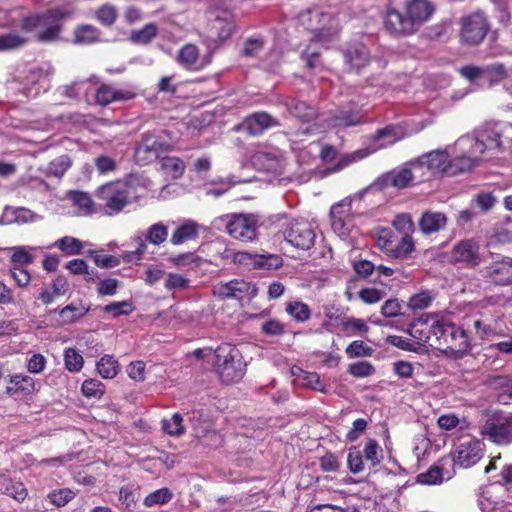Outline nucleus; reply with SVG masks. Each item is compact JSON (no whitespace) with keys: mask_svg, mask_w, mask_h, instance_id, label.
Instances as JSON below:
<instances>
[{"mask_svg":"<svg viewBox=\"0 0 512 512\" xmlns=\"http://www.w3.org/2000/svg\"><path fill=\"white\" fill-rule=\"evenodd\" d=\"M168 237V228L161 222L151 225L145 235V240L155 246L164 243Z\"/></svg>","mask_w":512,"mask_h":512,"instance_id":"48","label":"nucleus"},{"mask_svg":"<svg viewBox=\"0 0 512 512\" xmlns=\"http://www.w3.org/2000/svg\"><path fill=\"white\" fill-rule=\"evenodd\" d=\"M284 237L292 246L309 250L315 243L316 233L307 221L293 220L284 230Z\"/></svg>","mask_w":512,"mask_h":512,"instance_id":"15","label":"nucleus"},{"mask_svg":"<svg viewBox=\"0 0 512 512\" xmlns=\"http://www.w3.org/2000/svg\"><path fill=\"white\" fill-rule=\"evenodd\" d=\"M410 334L417 339L418 344L426 343L430 340L433 341V336L427 324V317L424 320L420 319L418 322L414 323L410 328Z\"/></svg>","mask_w":512,"mask_h":512,"instance_id":"54","label":"nucleus"},{"mask_svg":"<svg viewBox=\"0 0 512 512\" xmlns=\"http://www.w3.org/2000/svg\"><path fill=\"white\" fill-rule=\"evenodd\" d=\"M75 492L69 488L54 490L48 494L50 502L56 507H63L75 497Z\"/></svg>","mask_w":512,"mask_h":512,"instance_id":"64","label":"nucleus"},{"mask_svg":"<svg viewBox=\"0 0 512 512\" xmlns=\"http://www.w3.org/2000/svg\"><path fill=\"white\" fill-rule=\"evenodd\" d=\"M427 324L433 336L431 346L437 347L454 359L463 358L470 352L471 344L467 332L457 326L448 315L428 314Z\"/></svg>","mask_w":512,"mask_h":512,"instance_id":"1","label":"nucleus"},{"mask_svg":"<svg viewBox=\"0 0 512 512\" xmlns=\"http://www.w3.org/2000/svg\"><path fill=\"white\" fill-rule=\"evenodd\" d=\"M242 129L250 135L262 134L265 130L279 126L277 119L266 112H256L248 115L242 122Z\"/></svg>","mask_w":512,"mask_h":512,"instance_id":"21","label":"nucleus"},{"mask_svg":"<svg viewBox=\"0 0 512 512\" xmlns=\"http://www.w3.org/2000/svg\"><path fill=\"white\" fill-rule=\"evenodd\" d=\"M478 504L483 512H512V493L501 482L483 488Z\"/></svg>","mask_w":512,"mask_h":512,"instance_id":"12","label":"nucleus"},{"mask_svg":"<svg viewBox=\"0 0 512 512\" xmlns=\"http://www.w3.org/2000/svg\"><path fill=\"white\" fill-rule=\"evenodd\" d=\"M490 30L487 16L482 12H473L460 19L459 39L462 45H479Z\"/></svg>","mask_w":512,"mask_h":512,"instance_id":"11","label":"nucleus"},{"mask_svg":"<svg viewBox=\"0 0 512 512\" xmlns=\"http://www.w3.org/2000/svg\"><path fill=\"white\" fill-rule=\"evenodd\" d=\"M500 468V479L498 482H501L505 486H512V465L502 464L501 456H495L491 458L489 464L485 467L484 472L490 473L493 470H497Z\"/></svg>","mask_w":512,"mask_h":512,"instance_id":"42","label":"nucleus"},{"mask_svg":"<svg viewBox=\"0 0 512 512\" xmlns=\"http://www.w3.org/2000/svg\"><path fill=\"white\" fill-rule=\"evenodd\" d=\"M64 361L70 372L80 371L84 364L82 355L75 348H67L64 351Z\"/></svg>","mask_w":512,"mask_h":512,"instance_id":"56","label":"nucleus"},{"mask_svg":"<svg viewBox=\"0 0 512 512\" xmlns=\"http://www.w3.org/2000/svg\"><path fill=\"white\" fill-rule=\"evenodd\" d=\"M183 417L179 413H174L170 418H165L161 421L163 431L174 437L182 436L185 433V426L183 424Z\"/></svg>","mask_w":512,"mask_h":512,"instance_id":"43","label":"nucleus"},{"mask_svg":"<svg viewBox=\"0 0 512 512\" xmlns=\"http://www.w3.org/2000/svg\"><path fill=\"white\" fill-rule=\"evenodd\" d=\"M190 279L183 274L170 272L166 274L164 287L169 292L183 291L190 287Z\"/></svg>","mask_w":512,"mask_h":512,"instance_id":"45","label":"nucleus"},{"mask_svg":"<svg viewBox=\"0 0 512 512\" xmlns=\"http://www.w3.org/2000/svg\"><path fill=\"white\" fill-rule=\"evenodd\" d=\"M177 61L188 70H200L204 66L200 61L199 49L193 44H186L179 50Z\"/></svg>","mask_w":512,"mask_h":512,"instance_id":"28","label":"nucleus"},{"mask_svg":"<svg viewBox=\"0 0 512 512\" xmlns=\"http://www.w3.org/2000/svg\"><path fill=\"white\" fill-rule=\"evenodd\" d=\"M300 24L308 31L315 33V37L321 39L322 31L330 27L333 19L330 14L319 8L308 9L299 15Z\"/></svg>","mask_w":512,"mask_h":512,"instance_id":"20","label":"nucleus"},{"mask_svg":"<svg viewBox=\"0 0 512 512\" xmlns=\"http://www.w3.org/2000/svg\"><path fill=\"white\" fill-rule=\"evenodd\" d=\"M482 277L495 285L507 286L512 284V258H502L491 262L480 271Z\"/></svg>","mask_w":512,"mask_h":512,"instance_id":"16","label":"nucleus"},{"mask_svg":"<svg viewBox=\"0 0 512 512\" xmlns=\"http://www.w3.org/2000/svg\"><path fill=\"white\" fill-rule=\"evenodd\" d=\"M485 77L491 84L499 83L508 77L506 67L501 63L485 66Z\"/></svg>","mask_w":512,"mask_h":512,"instance_id":"61","label":"nucleus"},{"mask_svg":"<svg viewBox=\"0 0 512 512\" xmlns=\"http://www.w3.org/2000/svg\"><path fill=\"white\" fill-rule=\"evenodd\" d=\"M366 189L350 195L335 203L330 209L331 227L342 239L349 236L354 227L351 206L354 200H361Z\"/></svg>","mask_w":512,"mask_h":512,"instance_id":"10","label":"nucleus"},{"mask_svg":"<svg viewBox=\"0 0 512 512\" xmlns=\"http://www.w3.org/2000/svg\"><path fill=\"white\" fill-rule=\"evenodd\" d=\"M200 225L193 220L182 222L171 235V243L180 245L184 242L194 240L198 237Z\"/></svg>","mask_w":512,"mask_h":512,"instance_id":"30","label":"nucleus"},{"mask_svg":"<svg viewBox=\"0 0 512 512\" xmlns=\"http://www.w3.org/2000/svg\"><path fill=\"white\" fill-rule=\"evenodd\" d=\"M135 94L130 90L117 89L111 85L103 84L95 92V99L99 105L107 106L117 101L133 99Z\"/></svg>","mask_w":512,"mask_h":512,"instance_id":"25","label":"nucleus"},{"mask_svg":"<svg viewBox=\"0 0 512 512\" xmlns=\"http://www.w3.org/2000/svg\"><path fill=\"white\" fill-rule=\"evenodd\" d=\"M445 478H450L449 472H444L440 465H434L426 472L420 473L417 476V482L425 485H436L442 483Z\"/></svg>","mask_w":512,"mask_h":512,"instance_id":"36","label":"nucleus"},{"mask_svg":"<svg viewBox=\"0 0 512 512\" xmlns=\"http://www.w3.org/2000/svg\"><path fill=\"white\" fill-rule=\"evenodd\" d=\"M6 390L10 395H14L18 392L28 395L34 392L35 382L29 375L15 374L10 376V385Z\"/></svg>","mask_w":512,"mask_h":512,"instance_id":"32","label":"nucleus"},{"mask_svg":"<svg viewBox=\"0 0 512 512\" xmlns=\"http://www.w3.org/2000/svg\"><path fill=\"white\" fill-rule=\"evenodd\" d=\"M81 390L85 397L99 399L105 393V385L97 379H87L82 383Z\"/></svg>","mask_w":512,"mask_h":512,"instance_id":"52","label":"nucleus"},{"mask_svg":"<svg viewBox=\"0 0 512 512\" xmlns=\"http://www.w3.org/2000/svg\"><path fill=\"white\" fill-rule=\"evenodd\" d=\"M10 255L12 267H24L34 262V252L38 247L34 246H12L4 249Z\"/></svg>","mask_w":512,"mask_h":512,"instance_id":"29","label":"nucleus"},{"mask_svg":"<svg viewBox=\"0 0 512 512\" xmlns=\"http://www.w3.org/2000/svg\"><path fill=\"white\" fill-rule=\"evenodd\" d=\"M252 260L254 266L260 269H278L283 264L282 258L275 254H255Z\"/></svg>","mask_w":512,"mask_h":512,"instance_id":"49","label":"nucleus"},{"mask_svg":"<svg viewBox=\"0 0 512 512\" xmlns=\"http://www.w3.org/2000/svg\"><path fill=\"white\" fill-rule=\"evenodd\" d=\"M415 180L419 181V171L414 169L413 161L385 175L386 183L398 189L407 187Z\"/></svg>","mask_w":512,"mask_h":512,"instance_id":"23","label":"nucleus"},{"mask_svg":"<svg viewBox=\"0 0 512 512\" xmlns=\"http://www.w3.org/2000/svg\"><path fill=\"white\" fill-rule=\"evenodd\" d=\"M98 39V31L91 25L78 27L74 32V42L77 44H91Z\"/></svg>","mask_w":512,"mask_h":512,"instance_id":"51","label":"nucleus"},{"mask_svg":"<svg viewBox=\"0 0 512 512\" xmlns=\"http://www.w3.org/2000/svg\"><path fill=\"white\" fill-rule=\"evenodd\" d=\"M449 147L453 158L451 167L458 175L478 166L484 159V154L488 152L479 130L475 135L461 136Z\"/></svg>","mask_w":512,"mask_h":512,"instance_id":"3","label":"nucleus"},{"mask_svg":"<svg viewBox=\"0 0 512 512\" xmlns=\"http://www.w3.org/2000/svg\"><path fill=\"white\" fill-rule=\"evenodd\" d=\"M213 293L221 298H235L243 300L245 298L254 297L257 294V288L250 282L235 279L215 285Z\"/></svg>","mask_w":512,"mask_h":512,"instance_id":"17","label":"nucleus"},{"mask_svg":"<svg viewBox=\"0 0 512 512\" xmlns=\"http://www.w3.org/2000/svg\"><path fill=\"white\" fill-rule=\"evenodd\" d=\"M88 308L79 304H70L61 309L60 315L62 316L65 323H74L81 317L87 314Z\"/></svg>","mask_w":512,"mask_h":512,"instance_id":"53","label":"nucleus"},{"mask_svg":"<svg viewBox=\"0 0 512 512\" xmlns=\"http://www.w3.org/2000/svg\"><path fill=\"white\" fill-rule=\"evenodd\" d=\"M65 16L66 14L61 10L53 9L46 13L25 17L20 22L29 39L35 36L40 42H50L58 39L61 29L59 22Z\"/></svg>","mask_w":512,"mask_h":512,"instance_id":"5","label":"nucleus"},{"mask_svg":"<svg viewBox=\"0 0 512 512\" xmlns=\"http://www.w3.org/2000/svg\"><path fill=\"white\" fill-rule=\"evenodd\" d=\"M493 385L499 389L497 400L500 404H512V379L507 377H497Z\"/></svg>","mask_w":512,"mask_h":512,"instance_id":"46","label":"nucleus"},{"mask_svg":"<svg viewBox=\"0 0 512 512\" xmlns=\"http://www.w3.org/2000/svg\"><path fill=\"white\" fill-rule=\"evenodd\" d=\"M0 486L3 494L10 496L19 503L23 502L28 496L26 487L20 481L2 477L0 478Z\"/></svg>","mask_w":512,"mask_h":512,"instance_id":"33","label":"nucleus"},{"mask_svg":"<svg viewBox=\"0 0 512 512\" xmlns=\"http://www.w3.org/2000/svg\"><path fill=\"white\" fill-rule=\"evenodd\" d=\"M362 116L359 112H345L341 111L331 119L333 127H350L360 124Z\"/></svg>","mask_w":512,"mask_h":512,"instance_id":"50","label":"nucleus"},{"mask_svg":"<svg viewBox=\"0 0 512 512\" xmlns=\"http://www.w3.org/2000/svg\"><path fill=\"white\" fill-rule=\"evenodd\" d=\"M218 222L234 239L243 243L252 242L257 237L259 217L252 213H231L219 217Z\"/></svg>","mask_w":512,"mask_h":512,"instance_id":"8","label":"nucleus"},{"mask_svg":"<svg viewBox=\"0 0 512 512\" xmlns=\"http://www.w3.org/2000/svg\"><path fill=\"white\" fill-rule=\"evenodd\" d=\"M97 371L102 378L112 379L119 372V363L113 356L104 355L97 362Z\"/></svg>","mask_w":512,"mask_h":512,"instance_id":"44","label":"nucleus"},{"mask_svg":"<svg viewBox=\"0 0 512 512\" xmlns=\"http://www.w3.org/2000/svg\"><path fill=\"white\" fill-rule=\"evenodd\" d=\"M473 328L476 336L481 340L491 339L497 336L496 329L491 322L476 319L473 322Z\"/></svg>","mask_w":512,"mask_h":512,"instance_id":"63","label":"nucleus"},{"mask_svg":"<svg viewBox=\"0 0 512 512\" xmlns=\"http://www.w3.org/2000/svg\"><path fill=\"white\" fill-rule=\"evenodd\" d=\"M160 168L168 177L178 179L184 173L185 164L178 157H163L160 159Z\"/></svg>","mask_w":512,"mask_h":512,"instance_id":"37","label":"nucleus"},{"mask_svg":"<svg viewBox=\"0 0 512 512\" xmlns=\"http://www.w3.org/2000/svg\"><path fill=\"white\" fill-rule=\"evenodd\" d=\"M452 258L455 261L465 262L468 265H477L481 261L479 245L471 239L463 240L454 246Z\"/></svg>","mask_w":512,"mask_h":512,"instance_id":"24","label":"nucleus"},{"mask_svg":"<svg viewBox=\"0 0 512 512\" xmlns=\"http://www.w3.org/2000/svg\"><path fill=\"white\" fill-rule=\"evenodd\" d=\"M286 107L291 115L304 122L313 120L317 115L316 109L303 101L293 99L286 103Z\"/></svg>","mask_w":512,"mask_h":512,"instance_id":"34","label":"nucleus"},{"mask_svg":"<svg viewBox=\"0 0 512 512\" xmlns=\"http://www.w3.org/2000/svg\"><path fill=\"white\" fill-rule=\"evenodd\" d=\"M0 26H13L16 28L15 30L9 31L7 33L0 34V52H8L20 49L30 41L29 36L26 32H24V28L21 22L17 24L15 21L0 20Z\"/></svg>","mask_w":512,"mask_h":512,"instance_id":"18","label":"nucleus"},{"mask_svg":"<svg viewBox=\"0 0 512 512\" xmlns=\"http://www.w3.org/2000/svg\"><path fill=\"white\" fill-rule=\"evenodd\" d=\"M480 434L497 445L512 443V417L493 415L481 426Z\"/></svg>","mask_w":512,"mask_h":512,"instance_id":"13","label":"nucleus"},{"mask_svg":"<svg viewBox=\"0 0 512 512\" xmlns=\"http://www.w3.org/2000/svg\"><path fill=\"white\" fill-rule=\"evenodd\" d=\"M415 249V243L412 236H395L394 246L389 254L395 258H405Z\"/></svg>","mask_w":512,"mask_h":512,"instance_id":"38","label":"nucleus"},{"mask_svg":"<svg viewBox=\"0 0 512 512\" xmlns=\"http://www.w3.org/2000/svg\"><path fill=\"white\" fill-rule=\"evenodd\" d=\"M213 371L222 383L240 381L246 372V363L239 349L229 343H222L213 351Z\"/></svg>","mask_w":512,"mask_h":512,"instance_id":"4","label":"nucleus"},{"mask_svg":"<svg viewBox=\"0 0 512 512\" xmlns=\"http://www.w3.org/2000/svg\"><path fill=\"white\" fill-rule=\"evenodd\" d=\"M395 236L388 228H379L375 231V239L380 249L389 254L394 246Z\"/></svg>","mask_w":512,"mask_h":512,"instance_id":"59","label":"nucleus"},{"mask_svg":"<svg viewBox=\"0 0 512 512\" xmlns=\"http://www.w3.org/2000/svg\"><path fill=\"white\" fill-rule=\"evenodd\" d=\"M345 65L349 71L359 72L372 61L370 51L362 42H353L343 50Z\"/></svg>","mask_w":512,"mask_h":512,"instance_id":"19","label":"nucleus"},{"mask_svg":"<svg viewBox=\"0 0 512 512\" xmlns=\"http://www.w3.org/2000/svg\"><path fill=\"white\" fill-rule=\"evenodd\" d=\"M134 186L131 181L108 182L97 188L95 195L103 204L105 213L114 216L129 204Z\"/></svg>","mask_w":512,"mask_h":512,"instance_id":"7","label":"nucleus"},{"mask_svg":"<svg viewBox=\"0 0 512 512\" xmlns=\"http://www.w3.org/2000/svg\"><path fill=\"white\" fill-rule=\"evenodd\" d=\"M171 498L172 492L168 488H161L147 495L144 499V505L146 507L163 505L168 503Z\"/></svg>","mask_w":512,"mask_h":512,"instance_id":"58","label":"nucleus"},{"mask_svg":"<svg viewBox=\"0 0 512 512\" xmlns=\"http://www.w3.org/2000/svg\"><path fill=\"white\" fill-rule=\"evenodd\" d=\"M404 137V133L401 128L393 125H389L380 129L376 132L373 137L375 147L372 150L384 148L392 145L395 142L401 140Z\"/></svg>","mask_w":512,"mask_h":512,"instance_id":"31","label":"nucleus"},{"mask_svg":"<svg viewBox=\"0 0 512 512\" xmlns=\"http://www.w3.org/2000/svg\"><path fill=\"white\" fill-rule=\"evenodd\" d=\"M433 301V296L429 291H421L410 297L408 306L412 310H424L428 308Z\"/></svg>","mask_w":512,"mask_h":512,"instance_id":"62","label":"nucleus"},{"mask_svg":"<svg viewBox=\"0 0 512 512\" xmlns=\"http://www.w3.org/2000/svg\"><path fill=\"white\" fill-rule=\"evenodd\" d=\"M484 454V444L473 437L459 440L454 447L453 461L462 468L475 465Z\"/></svg>","mask_w":512,"mask_h":512,"instance_id":"14","label":"nucleus"},{"mask_svg":"<svg viewBox=\"0 0 512 512\" xmlns=\"http://www.w3.org/2000/svg\"><path fill=\"white\" fill-rule=\"evenodd\" d=\"M433 12L434 6L428 0H409L406 3V15L396 9L387 10L385 27L395 35H410L427 22Z\"/></svg>","mask_w":512,"mask_h":512,"instance_id":"2","label":"nucleus"},{"mask_svg":"<svg viewBox=\"0 0 512 512\" xmlns=\"http://www.w3.org/2000/svg\"><path fill=\"white\" fill-rule=\"evenodd\" d=\"M56 246L67 255H77L83 248L82 242L73 237L65 236L56 242Z\"/></svg>","mask_w":512,"mask_h":512,"instance_id":"60","label":"nucleus"},{"mask_svg":"<svg viewBox=\"0 0 512 512\" xmlns=\"http://www.w3.org/2000/svg\"><path fill=\"white\" fill-rule=\"evenodd\" d=\"M164 144L154 136H146L136 149V156L140 161L151 162L160 157Z\"/></svg>","mask_w":512,"mask_h":512,"instance_id":"27","label":"nucleus"},{"mask_svg":"<svg viewBox=\"0 0 512 512\" xmlns=\"http://www.w3.org/2000/svg\"><path fill=\"white\" fill-rule=\"evenodd\" d=\"M396 231L400 233V235H408L412 236L415 231V226L413 220L409 214H399L397 215L392 222Z\"/></svg>","mask_w":512,"mask_h":512,"instance_id":"57","label":"nucleus"},{"mask_svg":"<svg viewBox=\"0 0 512 512\" xmlns=\"http://www.w3.org/2000/svg\"><path fill=\"white\" fill-rule=\"evenodd\" d=\"M292 373L301 380L305 387L320 392L326 391V385L321 381L320 376L317 373L306 372L300 368H293Z\"/></svg>","mask_w":512,"mask_h":512,"instance_id":"40","label":"nucleus"},{"mask_svg":"<svg viewBox=\"0 0 512 512\" xmlns=\"http://www.w3.org/2000/svg\"><path fill=\"white\" fill-rule=\"evenodd\" d=\"M71 159L68 155H61L52 160L48 165V173L55 177L61 178L71 167Z\"/></svg>","mask_w":512,"mask_h":512,"instance_id":"55","label":"nucleus"},{"mask_svg":"<svg viewBox=\"0 0 512 512\" xmlns=\"http://www.w3.org/2000/svg\"><path fill=\"white\" fill-rule=\"evenodd\" d=\"M478 130L488 152L505 153L512 150L511 123L486 122Z\"/></svg>","mask_w":512,"mask_h":512,"instance_id":"9","label":"nucleus"},{"mask_svg":"<svg viewBox=\"0 0 512 512\" xmlns=\"http://www.w3.org/2000/svg\"><path fill=\"white\" fill-rule=\"evenodd\" d=\"M68 199L72 202L73 206L79 209L82 215H91L95 212L94 202L87 192L75 190L68 192Z\"/></svg>","mask_w":512,"mask_h":512,"instance_id":"35","label":"nucleus"},{"mask_svg":"<svg viewBox=\"0 0 512 512\" xmlns=\"http://www.w3.org/2000/svg\"><path fill=\"white\" fill-rule=\"evenodd\" d=\"M41 216L25 207L6 206L0 217L1 225L28 224L39 221Z\"/></svg>","mask_w":512,"mask_h":512,"instance_id":"22","label":"nucleus"},{"mask_svg":"<svg viewBox=\"0 0 512 512\" xmlns=\"http://www.w3.org/2000/svg\"><path fill=\"white\" fill-rule=\"evenodd\" d=\"M157 33V26L154 23H149L139 30H133L130 40L135 44H148L156 37Z\"/></svg>","mask_w":512,"mask_h":512,"instance_id":"47","label":"nucleus"},{"mask_svg":"<svg viewBox=\"0 0 512 512\" xmlns=\"http://www.w3.org/2000/svg\"><path fill=\"white\" fill-rule=\"evenodd\" d=\"M447 224V217L442 212L425 211L419 219V228L425 235H430L439 232L445 228Z\"/></svg>","mask_w":512,"mask_h":512,"instance_id":"26","label":"nucleus"},{"mask_svg":"<svg viewBox=\"0 0 512 512\" xmlns=\"http://www.w3.org/2000/svg\"><path fill=\"white\" fill-rule=\"evenodd\" d=\"M453 158L450 147L437 149L422 154L413 161L414 169L419 171V181H425L431 177L457 176L452 169Z\"/></svg>","mask_w":512,"mask_h":512,"instance_id":"6","label":"nucleus"},{"mask_svg":"<svg viewBox=\"0 0 512 512\" xmlns=\"http://www.w3.org/2000/svg\"><path fill=\"white\" fill-rule=\"evenodd\" d=\"M168 261L177 268H188L189 270H193L200 267L203 260L195 253L187 252L170 256Z\"/></svg>","mask_w":512,"mask_h":512,"instance_id":"39","label":"nucleus"},{"mask_svg":"<svg viewBox=\"0 0 512 512\" xmlns=\"http://www.w3.org/2000/svg\"><path fill=\"white\" fill-rule=\"evenodd\" d=\"M286 313L296 322L304 323L311 317L310 307L301 301H290L286 303Z\"/></svg>","mask_w":512,"mask_h":512,"instance_id":"41","label":"nucleus"}]
</instances>
